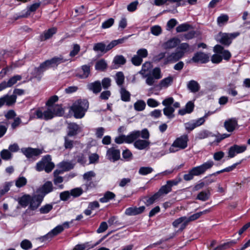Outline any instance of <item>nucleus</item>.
I'll use <instances>...</instances> for the list:
<instances>
[{
    "mask_svg": "<svg viewBox=\"0 0 250 250\" xmlns=\"http://www.w3.org/2000/svg\"><path fill=\"white\" fill-rule=\"evenodd\" d=\"M88 102L86 100H78L70 107V110L74 113L76 118H83L88 108Z\"/></svg>",
    "mask_w": 250,
    "mask_h": 250,
    "instance_id": "1",
    "label": "nucleus"
},
{
    "mask_svg": "<svg viewBox=\"0 0 250 250\" xmlns=\"http://www.w3.org/2000/svg\"><path fill=\"white\" fill-rule=\"evenodd\" d=\"M66 60L60 56L59 57H54L50 60H46L44 62L41 64L40 66L35 69V71L40 74L45 70L52 67L58 66L59 64L64 62Z\"/></svg>",
    "mask_w": 250,
    "mask_h": 250,
    "instance_id": "2",
    "label": "nucleus"
},
{
    "mask_svg": "<svg viewBox=\"0 0 250 250\" xmlns=\"http://www.w3.org/2000/svg\"><path fill=\"white\" fill-rule=\"evenodd\" d=\"M42 120H48L55 116H61L62 113V107L59 105L49 106L46 108H42Z\"/></svg>",
    "mask_w": 250,
    "mask_h": 250,
    "instance_id": "3",
    "label": "nucleus"
},
{
    "mask_svg": "<svg viewBox=\"0 0 250 250\" xmlns=\"http://www.w3.org/2000/svg\"><path fill=\"white\" fill-rule=\"evenodd\" d=\"M55 167L54 164L51 162V156L49 155L44 156L41 161L37 163L36 169L38 171L44 170L47 173L52 171Z\"/></svg>",
    "mask_w": 250,
    "mask_h": 250,
    "instance_id": "4",
    "label": "nucleus"
},
{
    "mask_svg": "<svg viewBox=\"0 0 250 250\" xmlns=\"http://www.w3.org/2000/svg\"><path fill=\"white\" fill-rule=\"evenodd\" d=\"M188 138L187 135H183L176 138L169 147V152L174 153L186 148L188 146Z\"/></svg>",
    "mask_w": 250,
    "mask_h": 250,
    "instance_id": "5",
    "label": "nucleus"
},
{
    "mask_svg": "<svg viewBox=\"0 0 250 250\" xmlns=\"http://www.w3.org/2000/svg\"><path fill=\"white\" fill-rule=\"evenodd\" d=\"M239 32H236L232 33H219L216 37L217 42L227 46H229L232 41L240 35Z\"/></svg>",
    "mask_w": 250,
    "mask_h": 250,
    "instance_id": "6",
    "label": "nucleus"
},
{
    "mask_svg": "<svg viewBox=\"0 0 250 250\" xmlns=\"http://www.w3.org/2000/svg\"><path fill=\"white\" fill-rule=\"evenodd\" d=\"M162 78L161 70L159 67L152 69L151 73L146 77V83L149 86L153 85L157 80Z\"/></svg>",
    "mask_w": 250,
    "mask_h": 250,
    "instance_id": "7",
    "label": "nucleus"
},
{
    "mask_svg": "<svg viewBox=\"0 0 250 250\" xmlns=\"http://www.w3.org/2000/svg\"><path fill=\"white\" fill-rule=\"evenodd\" d=\"M139 133L138 132H132L128 135H121L116 137L115 142L117 144H122L123 143H131L139 137Z\"/></svg>",
    "mask_w": 250,
    "mask_h": 250,
    "instance_id": "8",
    "label": "nucleus"
},
{
    "mask_svg": "<svg viewBox=\"0 0 250 250\" xmlns=\"http://www.w3.org/2000/svg\"><path fill=\"white\" fill-rule=\"evenodd\" d=\"M213 165V162L211 160H209L200 166L193 167L191 170L194 176H199L204 174L208 169H210Z\"/></svg>",
    "mask_w": 250,
    "mask_h": 250,
    "instance_id": "9",
    "label": "nucleus"
},
{
    "mask_svg": "<svg viewBox=\"0 0 250 250\" xmlns=\"http://www.w3.org/2000/svg\"><path fill=\"white\" fill-rule=\"evenodd\" d=\"M63 230V227L61 225H58L46 235L38 238V239L41 242L51 240L52 238L60 233Z\"/></svg>",
    "mask_w": 250,
    "mask_h": 250,
    "instance_id": "10",
    "label": "nucleus"
},
{
    "mask_svg": "<svg viewBox=\"0 0 250 250\" xmlns=\"http://www.w3.org/2000/svg\"><path fill=\"white\" fill-rule=\"evenodd\" d=\"M246 149L247 146L245 145H234L229 147L228 151V157L230 158H233L236 154L243 153Z\"/></svg>",
    "mask_w": 250,
    "mask_h": 250,
    "instance_id": "11",
    "label": "nucleus"
},
{
    "mask_svg": "<svg viewBox=\"0 0 250 250\" xmlns=\"http://www.w3.org/2000/svg\"><path fill=\"white\" fill-rule=\"evenodd\" d=\"M21 76L17 75L10 78L7 82L3 81L0 83V91L3 89L10 87L16 83L21 79Z\"/></svg>",
    "mask_w": 250,
    "mask_h": 250,
    "instance_id": "12",
    "label": "nucleus"
},
{
    "mask_svg": "<svg viewBox=\"0 0 250 250\" xmlns=\"http://www.w3.org/2000/svg\"><path fill=\"white\" fill-rule=\"evenodd\" d=\"M21 151L28 158H33L37 156L42 153L43 149L38 148H32L31 147L22 148Z\"/></svg>",
    "mask_w": 250,
    "mask_h": 250,
    "instance_id": "13",
    "label": "nucleus"
},
{
    "mask_svg": "<svg viewBox=\"0 0 250 250\" xmlns=\"http://www.w3.org/2000/svg\"><path fill=\"white\" fill-rule=\"evenodd\" d=\"M43 199V195H35L31 196V199L30 200L29 208L31 210H35L41 205Z\"/></svg>",
    "mask_w": 250,
    "mask_h": 250,
    "instance_id": "14",
    "label": "nucleus"
},
{
    "mask_svg": "<svg viewBox=\"0 0 250 250\" xmlns=\"http://www.w3.org/2000/svg\"><path fill=\"white\" fill-rule=\"evenodd\" d=\"M182 54L178 53L177 51L169 53L165 57L164 64H167L169 63H174L182 59Z\"/></svg>",
    "mask_w": 250,
    "mask_h": 250,
    "instance_id": "15",
    "label": "nucleus"
},
{
    "mask_svg": "<svg viewBox=\"0 0 250 250\" xmlns=\"http://www.w3.org/2000/svg\"><path fill=\"white\" fill-rule=\"evenodd\" d=\"M106 156L110 161L115 162L120 158V151L114 147L109 148L107 150Z\"/></svg>",
    "mask_w": 250,
    "mask_h": 250,
    "instance_id": "16",
    "label": "nucleus"
},
{
    "mask_svg": "<svg viewBox=\"0 0 250 250\" xmlns=\"http://www.w3.org/2000/svg\"><path fill=\"white\" fill-rule=\"evenodd\" d=\"M209 57L208 54L203 52H197L194 54L191 61L194 62L206 63L208 62Z\"/></svg>",
    "mask_w": 250,
    "mask_h": 250,
    "instance_id": "17",
    "label": "nucleus"
},
{
    "mask_svg": "<svg viewBox=\"0 0 250 250\" xmlns=\"http://www.w3.org/2000/svg\"><path fill=\"white\" fill-rule=\"evenodd\" d=\"M53 189V185L51 182L47 181L45 182L42 187L38 189V192L40 193V195H43V197Z\"/></svg>",
    "mask_w": 250,
    "mask_h": 250,
    "instance_id": "18",
    "label": "nucleus"
},
{
    "mask_svg": "<svg viewBox=\"0 0 250 250\" xmlns=\"http://www.w3.org/2000/svg\"><path fill=\"white\" fill-rule=\"evenodd\" d=\"M16 101V97L15 95H5L0 98V107L4 104L11 105L14 104Z\"/></svg>",
    "mask_w": 250,
    "mask_h": 250,
    "instance_id": "19",
    "label": "nucleus"
},
{
    "mask_svg": "<svg viewBox=\"0 0 250 250\" xmlns=\"http://www.w3.org/2000/svg\"><path fill=\"white\" fill-rule=\"evenodd\" d=\"M16 101V97L15 95H5L0 98V107L4 104L11 105L14 104Z\"/></svg>",
    "mask_w": 250,
    "mask_h": 250,
    "instance_id": "20",
    "label": "nucleus"
},
{
    "mask_svg": "<svg viewBox=\"0 0 250 250\" xmlns=\"http://www.w3.org/2000/svg\"><path fill=\"white\" fill-rule=\"evenodd\" d=\"M237 125V120L235 118L229 119L224 122V127L229 132L233 131Z\"/></svg>",
    "mask_w": 250,
    "mask_h": 250,
    "instance_id": "21",
    "label": "nucleus"
},
{
    "mask_svg": "<svg viewBox=\"0 0 250 250\" xmlns=\"http://www.w3.org/2000/svg\"><path fill=\"white\" fill-rule=\"evenodd\" d=\"M213 51L216 53L221 54L224 59L229 60L231 57L230 53L227 50H224L223 47L220 45H216L213 48Z\"/></svg>",
    "mask_w": 250,
    "mask_h": 250,
    "instance_id": "22",
    "label": "nucleus"
},
{
    "mask_svg": "<svg viewBox=\"0 0 250 250\" xmlns=\"http://www.w3.org/2000/svg\"><path fill=\"white\" fill-rule=\"evenodd\" d=\"M87 89L93 92L94 94H98L102 90L101 83L99 81H96L92 83H90L87 85Z\"/></svg>",
    "mask_w": 250,
    "mask_h": 250,
    "instance_id": "23",
    "label": "nucleus"
},
{
    "mask_svg": "<svg viewBox=\"0 0 250 250\" xmlns=\"http://www.w3.org/2000/svg\"><path fill=\"white\" fill-rule=\"evenodd\" d=\"M62 173V171L58 169L55 170L53 173L54 177L53 180L54 183L59 189H62L63 188V185L62 184L60 185V184L62 183L63 181V177L59 176L60 174Z\"/></svg>",
    "mask_w": 250,
    "mask_h": 250,
    "instance_id": "24",
    "label": "nucleus"
},
{
    "mask_svg": "<svg viewBox=\"0 0 250 250\" xmlns=\"http://www.w3.org/2000/svg\"><path fill=\"white\" fill-rule=\"evenodd\" d=\"M145 209L144 206L137 207H130L125 209V214L129 216H133L142 213Z\"/></svg>",
    "mask_w": 250,
    "mask_h": 250,
    "instance_id": "25",
    "label": "nucleus"
},
{
    "mask_svg": "<svg viewBox=\"0 0 250 250\" xmlns=\"http://www.w3.org/2000/svg\"><path fill=\"white\" fill-rule=\"evenodd\" d=\"M180 40L177 38H171L163 44V47L166 49H170L176 47L180 43Z\"/></svg>",
    "mask_w": 250,
    "mask_h": 250,
    "instance_id": "26",
    "label": "nucleus"
},
{
    "mask_svg": "<svg viewBox=\"0 0 250 250\" xmlns=\"http://www.w3.org/2000/svg\"><path fill=\"white\" fill-rule=\"evenodd\" d=\"M134 143V146L135 148L139 150L145 149L149 147L150 144V142L147 140H135Z\"/></svg>",
    "mask_w": 250,
    "mask_h": 250,
    "instance_id": "27",
    "label": "nucleus"
},
{
    "mask_svg": "<svg viewBox=\"0 0 250 250\" xmlns=\"http://www.w3.org/2000/svg\"><path fill=\"white\" fill-rule=\"evenodd\" d=\"M180 224H181L180 230H182L188 225V224L187 222V220H186V216L181 217L176 219L172 223V225H173V227H174L175 228H178Z\"/></svg>",
    "mask_w": 250,
    "mask_h": 250,
    "instance_id": "28",
    "label": "nucleus"
},
{
    "mask_svg": "<svg viewBox=\"0 0 250 250\" xmlns=\"http://www.w3.org/2000/svg\"><path fill=\"white\" fill-rule=\"evenodd\" d=\"M67 136H73L76 135L80 131V127L75 123H69L68 124Z\"/></svg>",
    "mask_w": 250,
    "mask_h": 250,
    "instance_id": "29",
    "label": "nucleus"
},
{
    "mask_svg": "<svg viewBox=\"0 0 250 250\" xmlns=\"http://www.w3.org/2000/svg\"><path fill=\"white\" fill-rule=\"evenodd\" d=\"M177 51L178 53L182 54V58L184 56L185 53H190L192 51L191 50L189 44L186 42L179 43Z\"/></svg>",
    "mask_w": 250,
    "mask_h": 250,
    "instance_id": "30",
    "label": "nucleus"
},
{
    "mask_svg": "<svg viewBox=\"0 0 250 250\" xmlns=\"http://www.w3.org/2000/svg\"><path fill=\"white\" fill-rule=\"evenodd\" d=\"M173 78L172 76H168L162 80L159 83L158 86L160 89H165L170 85L173 82Z\"/></svg>",
    "mask_w": 250,
    "mask_h": 250,
    "instance_id": "31",
    "label": "nucleus"
},
{
    "mask_svg": "<svg viewBox=\"0 0 250 250\" xmlns=\"http://www.w3.org/2000/svg\"><path fill=\"white\" fill-rule=\"evenodd\" d=\"M131 35H129L127 37H125L122 39H119L116 40L112 41L107 46L105 45V52H107V51L113 48L114 46H116L118 44L123 43L125 40L127 39Z\"/></svg>",
    "mask_w": 250,
    "mask_h": 250,
    "instance_id": "32",
    "label": "nucleus"
},
{
    "mask_svg": "<svg viewBox=\"0 0 250 250\" xmlns=\"http://www.w3.org/2000/svg\"><path fill=\"white\" fill-rule=\"evenodd\" d=\"M90 73V66L84 65L82 66L81 69L77 76L81 79H85L88 77Z\"/></svg>",
    "mask_w": 250,
    "mask_h": 250,
    "instance_id": "33",
    "label": "nucleus"
},
{
    "mask_svg": "<svg viewBox=\"0 0 250 250\" xmlns=\"http://www.w3.org/2000/svg\"><path fill=\"white\" fill-rule=\"evenodd\" d=\"M31 196L29 194H24L18 199V203L23 208H26L29 205Z\"/></svg>",
    "mask_w": 250,
    "mask_h": 250,
    "instance_id": "34",
    "label": "nucleus"
},
{
    "mask_svg": "<svg viewBox=\"0 0 250 250\" xmlns=\"http://www.w3.org/2000/svg\"><path fill=\"white\" fill-rule=\"evenodd\" d=\"M194 106V105L193 103L192 102L189 101L186 104L185 108L180 109L178 111V113L181 115H184L186 114L190 113L192 112Z\"/></svg>",
    "mask_w": 250,
    "mask_h": 250,
    "instance_id": "35",
    "label": "nucleus"
},
{
    "mask_svg": "<svg viewBox=\"0 0 250 250\" xmlns=\"http://www.w3.org/2000/svg\"><path fill=\"white\" fill-rule=\"evenodd\" d=\"M30 119H42V108L32 109L29 113Z\"/></svg>",
    "mask_w": 250,
    "mask_h": 250,
    "instance_id": "36",
    "label": "nucleus"
},
{
    "mask_svg": "<svg viewBox=\"0 0 250 250\" xmlns=\"http://www.w3.org/2000/svg\"><path fill=\"white\" fill-rule=\"evenodd\" d=\"M209 211V209H206L202 211L194 213L190 215L189 217H186L187 224H188L189 222L197 220V219L200 218L201 215L207 214L208 213Z\"/></svg>",
    "mask_w": 250,
    "mask_h": 250,
    "instance_id": "37",
    "label": "nucleus"
},
{
    "mask_svg": "<svg viewBox=\"0 0 250 250\" xmlns=\"http://www.w3.org/2000/svg\"><path fill=\"white\" fill-rule=\"evenodd\" d=\"M57 31L56 28H52L45 31L43 34L41 36V41H45L50 38Z\"/></svg>",
    "mask_w": 250,
    "mask_h": 250,
    "instance_id": "38",
    "label": "nucleus"
},
{
    "mask_svg": "<svg viewBox=\"0 0 250 250\" xmlns=\"http://www.w3.org/2000/svg\"><path fill=\"white\" fill-rule=\"evenodd\" d=\"M235 88L236 86L234 82L230 83L227 85L225 90L228 94L234 97L238 94Z\"/></svg>",
    "mask_w": 250,
    "mask_h": 250,
    "instance_id": "39",
    "label": "nucleus"
},
{
    "mask_svg": "<svg viewBox=\"0 0 250 250\" xmlns=\"http://www.w3.org/2000/svg\"><path fill=\"white\" fill-rule=\"evenodd\" d=\"M152 67V64L150 62H146L142 65V69L139 72V73L142 75L143 78H146L148 74L146 72L148 71Z\"/></svg>",
    "mask_w": 250,
    "mask_h": 250,
    "instance_id": "40",
    "label": "nucleus"
},
{
    "mask_svg": "<svg viewBox=\"0 0 250 250\" xmlns=\"http://www.w3.org/2000/svg\"><path fill=\"white\" fill-rule=\"evenodd\" d=\"M188 87L192 92L195 93L199 90L200 86L197 82L191 80L188 83Z\"/></svg>",
    "mask_w": 250,
    "mask_h": 250,
    "instance_id": "41",
    "label": "nucleus"
},
{
    "mask_svg": "<svg viewBox=\"0 0 250 250\" xmlns=\"http://www.w3.org/2000/svg\"><path fill=\"white\" fill-rule=\"evenodd\" d=\"M120 93L122 101L124 102L130 101L131 94L130 92L127 91L125 88L123 87L121 88Z\"/></svg>",
    "mask_w": 250,
    "mask_h": 250,
    "instance_id": "42",
    "label": "nucleus"
},
{
    "mask_svg": "<svg viewBox=\"0 0 250 250\" xmlns=\"http://www.w3.org/2000/svg\"><path fill=\"white\" fill-rule=\"evenodd\" d=\"M27 183V179L24 176H19L15 180V186L18 188H21L25 186Z\"/></svg>",
    "mask_w": 250,
    "mask_h": 250,
    "instance_id": "43",
    "label": "nucleus"
},
{
    "mask_svg": "<svg viewBox=\"0 0 250 250\" xmlns=\"http://www.w3.org/2000/svg\"><path fill=\"white\" fill-rule=\"evenodd\" d=\"M175 111V109L172 106H168L165 107L163 109V113L168 118V119H172L174 117V112Z\"/></svg>",
    "mask_w": 250,
    "mask_h": 250,
    "instance_id": "44",
    "label": "nucleus"
},
{
    "mask_svg": "<svg viewBox=\"0 0 250 250\" xmlns=\"http://www.w3.org/2000/svg\"><path fill=\"white\" fill-rule=\"evenodd\" d=\"M146 106V104L144 101L142 100H137L134 104V109L137 111H143Z\"/></svg>",
    "mask_w": 250,
    "mask_h": 250,
    "instance_id": "45",
    "label": "nucleus"
},
{
    "mask_svg": "<svg viewBox=\"0 0 250 250\" xmlns=\"http://www.w3.org/2000/svg\"><path fill=\"white\" fill-rule=\"evenodd\" d=\"M210 195V193L209 190L202 191L198 193L196 199L202 201H206L209 199Z\"/></svg>",
    "mask_w": 250,
    "mask_h": 250,
    "instance_id": "46",
    "label": "nucleus"
},
{
    "mask_svg": "<svg viewBox=\"0 0 250 250\" xmlns=\"http://www.w3.org/2000/svg\"><path fill=\"white\" fill-rule=\"evenodd\" d=\"M13 183L12 182L4 183L0 189V195L2 196L7 192L9 190L10 188L13 186Z\"/></svg>",
    "mask_w": 250,
    "mask_h": 250,
    "instance_id": "47",
    "label": "nucleus"
},
{
    "mask_svg": "<svg viewBox=\"0 0 250 250\" xmlns=\"http://www.w3.org/2000/svg\"><path fill=\"white\" fill-rule=\"evenodd\" d=\"M115 197L114 193L111 191H107L105 193L103 197L101 198L100 201L102 203H106Z\"/></svg>",
    "mask_w": 250,
    "mask_h": 250,
    "instance_id": "48",
    "label": "nucleus"
},
{
    "mask_svg": "<svg viewBox=\"0 0 250 250\" xmlns=\"http://www.w3.org/2000/svg\"><path fill=\"white\" fill-rule=\"evenodd\" d=\"M107 63L104 60L98 61L95 64V69L97 70L103 71L106 68Z\"/></svg>",
    "mask_w": 250,
    "mask_h": 250,
    "instance_id": "49",
    "label": "nucleus"
},
{
    "mask_svg": "<svg viewBox=\"0 0 250 250\" xmlns=\"http://www.w3.org/2000/svg\"><path fill=\"white\" fill-rule=\"evenodd\" d=\"M105 49V45L102 42L95 43L93 46V50L96 52L100 51L103 53H106Z\"/></svg>",
    "mask_w": 250,
    "mask_h": 250,
    "instance_id": "50",
    "label": "nucleus"
},
{
    "mask_svg": "<svg viewBox=\"0 0 250 250\" xmlns=\"http://www.w3.org/2000/svg\"><path fill=\"white\" fill-rule=\"evenodd\" d=\"M229 20V16L227 14H222L218 17L217 21L219 26H222L226 23Z\"/></svg>",
    "mask_w": 250,
    "mask_h": 250,
    "instance_id": "51",
    "label": "nucleus"
},
{
    "mask_svg": "<svg viewBox=\"0 0 250 250\" xmlns=\"http://www.w3.org/2000/svg\"><path fill=\"white\" fill-rule=\"evenodd\" d=\"M59 166L62 168L60 170H62V173L65 171L69 170L73 168V165L69 162H62L60 164Z\"/></svg>",
    "mask_w": 250,
    "mask_h": 250,
    "instance_id": "52",
    "label": "nucleus"
},
{
    "mask_svg": "<svg viewBox=\"0 0 250 250\" xmlns=\"http://www.w3.org/2000/svg\"><path fill=\"white\" fill-rule=\"evenodd\" d=\"M182 0H154V4L156 6H161L166 3L167 2L170 3H180Z\"/></svg>",
    "mask_w": 250,
    "mask_h": 250,
    "instance_id": "53",
    "label": "nucleus"
},
{
    "mask_svg": "<svg viewBox=\"0 0 250 250\" xmlns=\"http://www.w3.org/2000/svg\"><path fill=\"white\" fill-rule=\"evenodd\" d=\"M150 32L154 36H158L162 32V29L159 25H154L150 27Z\"/></svg>",
    "mask_w": 250,
    "mask_h": 250,
    "instance_id": "54",
    "label": "nucleus"
},
{
    "mask_svg": "<svg viewBox=\"0 0 250 250\" xmlns=\"http://www.w3.org/2000/svg\"><path fill=\"white\" fill-rule=\"evenodd\" d=\"M153 171V169L149 167H141L139 170V173L141 175H146L151 173Z\"/></svg>",
    "mask_w": 250,
    "mask_h": 250,
    "instance_id": "55",
    "label": "nucleus"
},
{
    "mask_svg": "<svg viewBox=\"0 0 250 250\" xmlns=\"http://www.w3.org/2000/svg\"><path fill=\"white\" fill-rule=\"evenodd\" d=\"M236 243V241L235 240H232L230 242H228L227 243H225L222 245H220L215 249L214 250H224L225 249H227L229 248L232 245H234Z\"/></svg>",
    "mask_w": 250,
    "mask_h": 250,
    "instance_id": "56",
    "label": "nucleus"
},
{
    "mask_svg": "<svg viewBox=\"0 0 250 250\" xmlns=\"http://www.w3.org/2000/svg\"><path fill=\"white\" fill-rule=\"evenodd\" d=\"M116 82L118 85H122L125 80V77L123 73L121 72H118L116 75Z\"/></svg>",
    "mask_w": 250,
    "mask_h": 250,
    "instance_id": "57",
    "label": "nucleus"
},
{
    "mask_svg": "<svg viewBox=\"0 0 250 250\" xmlns=\"http://www.w3.org/2000/svg\"><path fill=\"white\" fill-rule=\"evenodd\" d=\"M0 156L4 160H8L12 157V154L9 150L3 149L0 152Z\"/></svg>",
    "mask_w": 250,
    "mask_h": 250,
    "instance_id": "58",
    "label": "nucleus"
},
{
    "mask_svg": "<svg viewBox=\"0 0 250 250\" xmlns=\"http://www.w3.org/2000/svg\"><path fill=\"white\" fill-rule=\"evenodd\" d=\"M171 190V188H170L168 185L167 184L166 185L162 186L157 193H158L159 196H160L161 194L168 193L170 192Z\"/></svg>",
    "mask_w": 250,
    "mask_h": 250,
    "instance_id": "59",
    "label": "nucleus"
},
{
    "mask_svg": "<svg viewBox=\"0 0 250 250\" xmlns=\"http://www.w3.org/2000/svg\"><path fill=\"white\" fill-rule=\"evenodd\" d=\"M190 25L188 23H183L178 25L176 27V31L177 32H185L189 30Z\"/></svg>",
    "mask_w": 250,
    "mask_h": 250,
    "instance_id": "60",
    "label": "nucleus"
},
{
    "mask_svg": "<svg viewBox=\"0 0 250 250\" xmlns=\"http://www.w3.org/2000/svg\"><path fill=\"white\" fill-rule=\"evenodd\" d=\"M113 62L117 64H124L126 62V60L122 55H118L114 57Z\"/></svg>",
    "mask_w": 250,
    "mask_h": 250,
    "instance_id": "61",
    "label": "nucleus"
},
{
    "mask_svg": "<svg viewBox=\"0 0 250 250\" xmlns=\"http://www.w3.org/2000/svg\"><path fill=\"white\" fill-rule=\"evenodd\" d=\"M96 174L93 171H89L85 172L83 175V178L85 181H89L94 178Z\"/></svg>",
    "mask_w": 250,
    "mask_h": 250,
    "instance_id": "62",
    "label": "nucleus"
},
{
    "mask_svg": "<svg viewBox=\"0 0 250 250\" xmlns=\"http://www.w3.org/2000/svg\"><path fill=\"white\" fill-rule=\"evenodd\" d=\"M146 103L148 106L152 108L156 107L160 105V103L153 98L148 99Z\"/></svg>",
    "mask_w": 250,
    "mask_h": 250,
    "instance_id": "63",
    "label": "nucleus"
},
{
    "mask_svg": "<svg viewBox=\"0 0 250 250\" xmlns=\"http://www.w3.org/2000/svg\"><path fill=\"white\" fill-rule=\"evenodd\" d=\"M114 23V20L113 18H110L104 21L102 24V28L106 29L110 27Z\"/></svg>",
    "mask_w": 250,
    "mask_h": 250,
    "instance_id": "64",
    "label": "nucleus"
}]
</instances>
